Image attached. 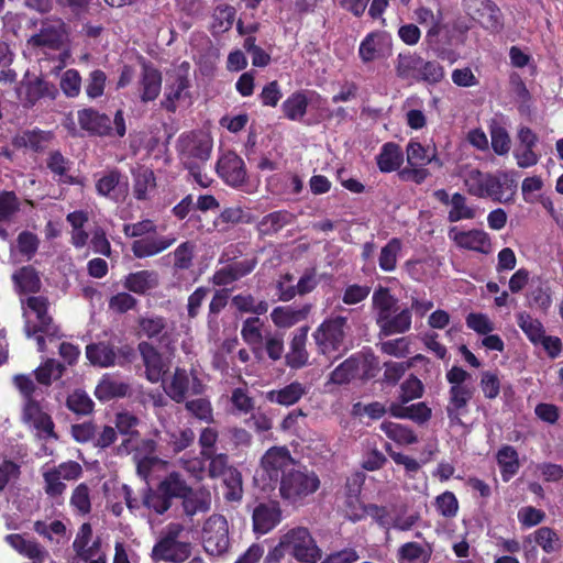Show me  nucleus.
<instances>
[{
    "instance_id": "obj_1",
    "label": "nucleus",
    "mask_w": 563,
    "mask_h": 563,
    "mask_svg": "<svg viewBox=\"0 0 563 563\" xmlns=\"http://www.w3.org/2000/svg\"><path fill=\"white\" fill-rule=\"evenodd\" d=\"M445 378L450 384L445 406L449 423L451 427L463 426L462 417L468 415L470 402L476 391L472 375L463 367L454 365L446 372Z\"/></svg>"
},
{
    "instance_id": "obj_2",
    "label": "nucleus",
    "mask_w": 563,
    "mask_h": 563,
    "mask_svg": "<svg viewBox=\"0 0 563 563\" xmlns=\"http://www.w3.org/2000/svg\"><path fill=\"white\" fill-rule=\"evenodd\" d=\"M319 486L320 479L316 473L296 463L282 476L279 493L283 499L295 504L317 492Z\"/></svg>"
},
{
    "instance_id": "obj_3",
    "label": "nucleus",
    "mask_w": 563,
    "mask_h": 563,
    "mask_svg": "<svg viewBox=\"0 0 563 563\" xmlns=\"http://www.w3.org/2000/svg\"><path fill=\"white\" fill-rule=\"evenodd\" d=\"M86 357L93 366L102 368L125 367L134 362L136 351L130 343L114 346L110 342L101 341L86 346Z\"/></svg>"
},
{
    "instance_id": "obj_4",
    "label": "nucleus",
    "mask_w": 563,
    "mask_h": 563,
    "mask_svg": "<svg viewBox=\"0 0 563 563\" xmlns=\"http://www.w3.org/2000/svg\"><path fill=\"white\" fill-rule=\"evenodd\" d=\"M347 318L335 316L325 319L313 332V339L318 350L323 355H331L334 352L345 351L344 341L346 336Z\"/></svg>"
},
{
    "instance_id": "obj_5",
    "label": "nucleus",
    "mask_w": 563,
    "mask_h": 563,
    "mask_svg": "<svg viewBox=\"0 0 563 563\" xmlns=\"http://www.w3.org/2000/svg\"><path fill=\"white\" fill-rule=\"evenodd\" d=\"M181 526L169 527L168 531L154 544L151 558L154 562L183 563L191 555L192 545L187 541H179Z\"/></svg>"
},
{
    "instance_id": "obj_6",
    "label": "nucleus",
    "mask_w": 563,
    "mask_h": 563,
    "mask_svg": "<svg viewBox=\"0 0 563 563\" xmlns=\"http://www.w3.org/2000/svg\"><path fill=\"white\" fill-rule=\"evenodd\" d=\"M212 137L202 131L181 134L177 140V152L184 166L188 163L206 164L212 153Z\"/></svg>"
},
{
    "instance_id": "obj_7",
    "label": "nucleus",
    "mask_w": 563,
    "mask_h": 563,
    "mask_svg": "<svg viewBox=\"0 0 563 563\" xmlns=\"http://www.w3.org/2000/svg\"><path fill=\"white\" fill-rule=\"evenodd\" d=\"M178 492V472H172L155 488L146 485L142 493V505L156 515H164Z\"/></svg>"
},
{
    "instance_id": "obj_8",
    "label": "nucleus",
    "mask_w": 563,
    "mask_h": 563,
    "mask_svg": "<svg viewBox=\"0 0 563 563\" xmlns=\"http://www.w3.org/2000/svg\"><path fill=\"white\" fill-rule=\"evenodd\" d=\"M283 538L287 545L288 555L298 562L317 563L321 560L322 551L307 528H292L283 534Z\"/></svg>"
},
{
    "instance_id": "obj_9",
    "label": "nucleus",
    "mask_w": 563,
    "mask_h": 563,
    "mask_svg": "<svg viewBox=\"0 0 563 563\" xmlns=\"http://www.w3.org/2000/svg\"><path fill=\"white\" fill-rule=\"evenodd\" d=\"M202 545L212 556L222 555L229 550V526L224 516L212 515L206 520L202 528Z\"/></svg>"
},
{
    "instance_id": "obj_10",
    "label": "nucleus",
    "mask_w": 563,
    "mask_h": 563,
    "mask_svg": "<svg viewBox=\"0 0 563 563\" xmlns=\"http://www.w3.org/2000/svg\"><path fill=\"white\" fill-rule=\"evenodd\" d=\"M67 35L66 23L60 18H45L37 33L30 36L27 46L33 49L59 51Z\"/></svg>"
},
{
    "instance_id": "obj_11",
    "label": "nucleus",
    "mask_w": 563,
    "mask_h": 563,
    "mask_svg": "<svg viewBox=\"0 0 563 563\" xmlns=\"http://www.w3.org/2000/svg\"><path fill=\"white\" fill-rule=\"evenodd\" d=\"M464 184L471 196L477 198L489 197L494 201H503L504 184L499 177L493 174L472 169L467 173Z\"/></svg>"
},
{
    "instance_id": "obj_12",
    "label": "nucleus",
    "mask_w": 563,
    "mask_h": 563,
    "mask_svg": "<svg viewBox=\"0 0 563 563\" xmlns=\"http://www.w3.org/2000/svg\"><path fill=\"white\" fill-rule=\"evenodd\" d=\"M216 172L227 185L234 188L243 186L247 179L245 163L233 151H228L218 158Z\"/></svg>"
},
{
    "instance_id": "obj_13",
    "label": "nucleus",
    "mask_w": 563,
    "mask_h": 563,
    "mask_svg": "<svg viewBox=\"0 0 563 563\" xmlns=\"http://www.w3.org/2000/svg\"><path fill=\"white\" fill-rule=\"evenodd\" d=\"M283 519V511L277 500H265L255 505L252 511V528L257 536L274 530Z\"/></svg>"
},
{
    "instance_id": "obj_14",
    "label": "nucleus",
    "mask_w": 563,
    "mask_h": 563,
    "mask_svg": "<svg viewBox=\"0 0 563 563\" xmlns=\"http://www.w3.org/2000/svg\"><path fill=\"white\" fill-rule=\"evenodd\" d=\"M27 307L36 314L37 323L25 327V333L29 338L37 333H44L47 336H57L58 328L53 323V318L48 314V300L43 296H31L26 299Z\"/></svg>"
},
{
    "instance_id": "obj_15",
    "label": "nucleus",
    "mask_w": 563,
    "mask_h": 563,
    "mask_svg": "<svg viewBox=\"0 0 563 563\" xmlns=\"http://www.w3.org/2000/svg\"><path fill=\"white\" fill-rule=\"evenodd\" d=\"M296 463L285 446L271 448L261 460L262 467L271 481L282 478L290 467L296 466Z\"/></svg>"
},
{
    "instance_id": "obj_16",
    "label": "nucleus",
    "mask_w": 563,
    "mask_h": 563,
    "mask_svg": "<svg viewBox=\"0 0 563 563\" xmlns=\"http://www.w3.org/2000/svg\"><path fill=\"white\" fill-rule=\"evenodd\" d=\"M468 14L486 30L498 32L503 29V14L493 0H471Z\"/></svg>"
},
{
    "instance_id": "obj_17",
    "label": "nucleus",
    "mask_w": 563,
    "mask_h": 563,
    "mask_svg": "<svg viewBox=\"0 0 563 563\" xmlns=\"http://www.w3.org/2000/svg\"><path fill=\"white\" fill-rule=\"evenodd\" d=\"M21 419L23 423L32 426L40 432L45 433L49 438H57L54 431L55 424L52 417L45 412L36 399H30L23 402Z\"/></svg>"
},
{
    "instance_id": "obj_18",
    "label": "nucleus",
    "mask_w": 563,
    "mask_h": 563,
    "mask_svg": "<svg viewBox=\"0 0 563 563\" xmlns=\"http://www.w3.org/2000/svg\"><path fill=\"white\" fill-rule=\"evenodd\" d=\"M309 327L303 325L297 329L291 336L289 351L285 354V365L290 369H300L309 364L307 351Z\"/></svg>"
},
{
    "instance_id": "obj_19",
    "label": "nucleus",
    "mask_w": 563,
    "mask_h": 563,
    "mask_svg": "<svg viewBox=\"0 0 563 563\" xmlns=\"http://www.w3.org/2000/svg\"><path fill=\"white\" fill-rule=\"evenodd\" d=\"M140 77V99L146 103L154 101L162 89V73L151 62L142 58Z\"/></svg>"
},
{
    "instance_id": "obj_20",
    "label": "nucleus",
    "mask_w": 563,
    "mask_h": 563,
    "mask_svg": "<svg viewBox=\"0 0 563 563\" xmlns=\"http://www.w3.org/2000/svg\"><path fill=\"white\" fill-rule=\"evenodd\" d=\"M77 119L80 128L91 135L108 136L112 133L111 119L93 108L78 110Z\"/></svg>"
},
{
    "instance_id": "obj_21",
    "label": "nucleus",
    "mask_w": 563,
    "mask_h": 563,
    "mask_svg": "<svg viewBox=\"0 0 563 563\" xmlns=\"http://www.w3.org/2000/svg\"><path fill=\"white\" fill-rule=\"evenodd\" d=\"M137 351L143 361L147 380L153 384L158 383L165 374V364L162 354L148 341H141L137 344Z\"/></svg>"
},
{
    "instance_id": "obj_22",
    "label": "nucleus",
    "mask_w": 563,
    "mask_h": 563,
    "mask_svg": "<svg viewBox=\"0 0 563 563\" xmlns=\"http://www.w3.org/2000/svg\"><path fill=\"white\" fill-rule=\"evenodd\" d=\"M388 313L380 319H376L379 328V336H390L394 334H404L408 332L412 323V313L409 308H405L399 312Z\"/></svg>"
},
{
    "instance_id": "obj_23",
    "label": "nucleus",
    "mask_w": 563,
    "mask_h": 563,
    "mask_svg": "<svg viewBox=\"0 0 563 563\" xmlns=\"http://www.w3.org/2000/svg\"><path fill=\"white\" fill-rule=\"evenodd\" d=\"M178 487L179 492L177 493L176 498H180L183 500L184 512L187 516L192 517L198 512H205L209 509V503L205 495L199 490L192 489L179 473Z\"/></svg>"
},
{
    "instance_id": "obj_24",
    "label": "nucleus",
    "mask_w": 563,
    "mask_h": 563,
    "mask_svg": "<svg viewBox=\"0 0 563 563\" xmlns=\"http://www.w3.org/2000/svg\"><path fill=\"white\" fill-rule=\"evenodd\" d=\"M453 241L457 246L465 250L482 254H489L492 252L490 236L483 230L473 229L455 232Z\"/></svg>"
},
{
    "instance_id": "obj_25",
    "label": "nucleus",
    "mask_w": 563,
    "mask_h": 563,
    "mask_svg": "<svg viewBox=\"0 0 563 563\" xmlns=\"http://www.w3.org/2000/svg\"><path fill=\"white\" fill-rule=\"evenodd\" d=\"M388 413L397 419H409L418 424H424L432 417V409L424 401L406 406L401 402H390Z\"/></svg>"
},
{
    "instance_id": "obj_26",
    "label": "nucleus",
    "mask_w": 563,
    "mask_h": 563,
    "mask_svg": "<svg viewBox=\"0 0 563 563\" xmlns=\"http://www.w3.org/2000/svg\"><path fill=\"white\" fill-rule=\"evenodd\" d=\"M158 274L155 271L143 269L129 273L122 280V286L130 292L144 296L158 286Z\"/></svg>"
},
{
    "instance_id": "obj_27",
    "label": "nucleus",
    "mask_w": 563,
    "mask_h": 563,
    "mask_svg": "<svg viewBox=\"0 0 563 563\" xmlns=\"http://www.w3.org/2000/svg\"><path fill=\"white\" fill-rule=\"evenodd\" d=\"M175 242L174 236H146L133 241L131 250L136 258H145L164 252Z\"/></svg>"
},
{
    "instance_id": "obj_28",
    "label": "nucleus",
    "mask_w": 563,
    "mask_h": 563,
    "mask_svg": "<svg viewBox=\"0 0 563 563\" xmlns=\"http://www.w3.org/2000/svg\"><path fill=\"white\" fill-rule=\"evenodd\" d=\"M311 305L306 303L300 308L291 306H279L272 310L271 319L277 328L287 329L308 318Z\"/></svg>"
},
{
    "instance_id": "obj_29",
    "label": "nucleus",
    "mask_w": 563,
    "mask_h": 563,
    "mask_svg": "<svg viewBox=\"0 0 563 563\" xmlns=\"http://www.w3.org/2000/svg\"><path fill=\"white\" fill-rule=\"evenodd\" d=\"M53 139L51 131L40 129L25 130L12 139L15 148H30L35 153H42Z\"/></svg>"
},
{
    "instance_id": "obj_30",
    "label": "nucleus",
    "mask_w": 563,
    "mask_h": 563,
    "mask_svg": "<svg viewBox=\"0 0 563 563\" xmlns=\"http://www.w3.org/2000/svg\"><path fill=\"white\" fill-rule=\"evenodd\" d=\"M11 279L19 295L36 294L42 287L40 273L32 265L22 266L16 269L12 274Z\"/></svg>"
},
{
    "instance_id": "obj_31",
    "label": "nucleus",
    "mask_w": 563,
    "mask_h": 563,
    "mask_svg": "<svg viewBox=\"0 0 563 563\" xmlns=\"http://www.w3.org/2000/svg\"><path fill=\"white\" fill-rule=\"evenodd\" d=\"M263 322L258 317H250L242 323L241 336L243 341L250 346L255 358L263 360L262 342L264 335L262 333Z\"/></svg>"
},
{
    "instance_id": "obj_32",
    "label": "nucleus",
    "mask_w": 563,
    "mask_h": 563,
    "mask_svg": "<svg viewBox=\"0 0 563 563\" xmlns=\"http://www.w3.org/2000/svg\"><path fill=\"white\" fill-rule=\"evenodd\" d=\"M140 334L147 340H153L163 343L168 339V324L167 319L163 316H145L140 317L137 320Z\"/></svg>"
},
{
    "instance_id": "obj_33",
    "label": "nucleus",
    "mask_w": 563,
    "mask_h": 563,
    "mask_svg": "<svg viewBox=\"0 0 563 563\" xmlns=\"http://www.w3.org/2000/svg\"><path fill=\"white\" fill-rule=\"evenodd\" d=\"M422 56L417 53L398 54L395 63L396 76L409 82H418Z\"/></svg>"
},
{
    "instance_id": "obj_34",
    "label": "nucleus",
    "mask_w": 563,
    "mask_h": 563,
    "mask_svg": "<svg viewBox=\"0 0 563 563\" xmlns=\"http://www.w3.org/2000/svg\"><path fill=\"white\" fill-rule=\"evenodd\" d=\"M404 163V153L401 147L394 142H387L376 156V164L382 173L398 172Z\"/></svg>"
},
{
    "instance_id": "obj_35",
    "label": "nucleus",
    "mask_w": 563,
    "mask_h": 563,
    "mask_svg": "<svg viewBox=\"0 0 563 563\" xmlns=\"http://www.w3.org/2000/svg\"><path fill=\"white\" fill-rule=\"evenodd\" d=\"M7 543L20 554L31 559L34 563H42L47 552L34 540H27L22 534L5 536Z\"/></svg>"
},
{
    "instance_id": "obj_36",
    "label": "nucleus",
    "mask_w": 563,
    "mask_h": 563,
    "mask_svg": "<svg viewBox=\"0 0 563 563\" xmlns=\"http://www.w3.org/2000/svg\"><path fill=\"white\" fill-rule=\"evenodd\" d=\"M307 389L300 382H292L283 388L269 390L266 394L268 401L289 407L297 404L305 395Z\"/></svg>"
},
{
    "instance_id": "obj_37",
    "label": "nucleus",
    "mask_w": 563,
    "mask_h": 563,
    "mask_svg": "<svg viewBox=\"0 0 563 563\" xmlns=\"http://www.w3.org/2000/svg\"><path fill=\"white\" fill-rule=\"evenodd\" d=\"M496 461L500 470L501 479L509 482L519 471L520 461L517 450L509 445H503L496 454Z\"/></svg>"
},
{
    "instance_id": "obj_38",
    "label": "nucleus",
    "mask_w": 563,
    "mask_h": 563,
    "mask_svg": "<svg viewBox=\"0 0 563 563\" xmlns=\"http://www.w3.org/2000/svg\"><path fill=\"white\" fill-rule=\"evenodd\" d=\"M190 376L185 368L176 367L170 382L165 385L166 395L175 402H185L189 391Z\"/></svg>"
},
{
    "instance_id": "obj_39",
    "label": "nucleus",
    "mask_w": 563,
    "mask_h": 563,
    "mask_svg": "<svg viewBox=\"0 0 563 563\" xmlns=\"http://www.w3.org/2000/svg\"><path fill=\"white\" fill-rule=\"evenodd\" d=\"M190 87V81L186 75L178 74L174 82L166 87L165 98L162 101V107L170 112L175 113L177 110L176 102L188 96V88Z\"/></svg>"
},
{
    "instance_id": "obj_40",
    "label": "nucleus",
    "mask_w": 563,
    "mask_h": 563,
    "mask_svg": "<svg viewBox=\"0 0 563 563\" xmlns=\"http://www.w3.org/2000/svg\"><path fill=\"white\" fill-rule=\"evenodd\" d=\"M129 389V384L104 375L96 386L95 396L97 399L104 402L115 398L125 397Z\"/></svg>"
},
{
    "instance_id": "obj_41",
    "label": "nucleus",
    "mask_w": 563,
    "mask_h": 563,
    "mask_svg": "<svg viewBox=\"0 0 563 563\" xmlns=\"http://www.w3.org/2000/svg\"><path fill=\"white\" fill-rule=\"evenodd\" d=\"M294 221V213L287 210L273 211L258 222V231L262 235H274Z\"/></svg>"
},
{
    "instance_id": "obj_42",
    "label": "nucleus",
    "mask_w": 563,
    "mask_h": 563,
    "mask_svg": "<svg viewBox=\"0 0 563 563\" xmlns=\"http://www.w3.org/2000/svg\"><path fill=\"white\" fill-rule=\"evenodd\" d=\"M309 100L305 91H295L282 103V111L286 119L300 121L307 113Z\"/></svg>"
},
{
    "instance_id": "obj_43",
    "label": "nucleus",
    "mask_w": 563,
    "mask_h": 563,
    "mask_svg": "<svg viewBox=\"0 0 563 563\" xmlns=\"http://www.w3.org/2000/svg\"><path fill=\"white\" fill-rule=\"evenodd\" d=\"M46 166L55 176H58V181L67 185L79 184L78 179L68 175L71 162L66 158L59 151H53L48 154Z\"/></svg>"
},
{
    "instance_id": "obj_44",
    "label": "nucleus",
    "mask_w": 563,
    "mask_h": 563,
    "mask_svg": "<svg viewBox=\"0 0 563 563\" xmlns=\"http://www.w3.org/2000/svg\"><path fill=\"white\" fill-rule=\"evenodd\" d=\"M65 371L66 367L64 364L54 358H47L34 371V376L40 385L49 387L53 380L63 377Z\"/></svg>"
},
{
    "instance_id": "obj_45",
    "label": "nucleus",
    "mask_w": 563,
    "mask_h": 563,
    "mask_svg": "<svg viewBox=\"0 0 563 563\" xmlns=\"http://www.w3.org/2000/svg\"><path fill=\"white\" fill-rule=\"evenodd\" d=\"M431 551L418 542L404 543L397 551L398 563H429Z\"/></svg>"
},
{
    "instance_id": "obj_46",
    "label": "nucleus",
    "mask_w": 563,
    "mask_h": 563,
    "mask_svg": "<svg viewBox=\"0 0 563 563\" xmlns=\"http://www.w3.org/2000/svg\"><path fill=\"white\" fill-rule=\"evenodd\" d=\"M384 35L380 32L368 33L361 42L358 56L363 63H371L380 57Z\"/></svg>"
},
{
    "instance_id": "obj_47",
    "label": "nucleus",
    "mask_w": 563,
    "mask_h": 563,
    "mask_svg": "<svg viewBox=\"0 0 563 563\" xmlns=\"http://www.w3.org/2000/svg\"><path fill=\"white\" fill-rule=\"evenodd\" d=\"M401 249V240L398 238H391L380 250L378 256L379 268L384 272H394L397 267V261Z\"/></svg>"
},
{
    "instance_id": "obj_48",
    "label": "nucleus",
    "mask_w": 563,
    "mask_h": 563,
    "mask_svg": "<svg viewBox=\"0 0 563 563\" xmlns=\"http://www.w3.org/2000/svg\"><path fill=\"white\" fill-rule=\"evenodd\" d=\"M236 10L230 4H218L212 14L211 31L213 34L229 31L235 21Z\"/></svg>"
},
{
    "instance_id": "obj_49",
    "label": "nucleus",
    "mask_w": 563,
    "mask_h": 563,
    "mask_svg": "<svg viewBox=\"0 0 563 563\" xmlns=\"http://www.w3.org/2000/svg\"><path fill=\"white\" fill-rule=\"evenodd\" d=\"M133 195L135 199H148V191L155 189L156 187V177L154 172L150 168H140L136 173L133 174Z\"/></svg>"
},
{
    "instance_id": "obj_50",
    "label": "nucleus",
    "mask_w": 563,
    "mask_h": 563,
    "mask_svg": "<svg viewBox=\"0 0 563 563\" xmlns=\"http://www.w3.org/2000/svg\"><path fill=\"white\" fill-rule=\"evenodd\" d=\"M380 430L393 441L399 443V444H415L418 442V437L413 432L412 429L409 427L390 422V421H384L380 424Z\"/></svg>"
},
{
    "instance_id": "obj_51",
    "label": "nucleus",
    "mask_w": 563,
    "mask_h": 563,
    "mask_svg": "<svg viewBox=\"0 0 563 563\" xmlns=\"http://www.w3.org/2000/svg\"><path fill=\"white\" fill-rule=\"evenodd\" d=\"M517 324L534 345H538L539 341L542 340L545 334L544 327L541 321L532 318L528 312L523 311L517 314Z\"/></svg>"
},
{
    "instance_id": "obj_52",
    "label": "nucleus",
    "mask_w": 563,
    "mask_h": 563,
    "mask_svg": "<svg viewBox=\"0 0 563 563\" xmlns=\"http://www.w3.org/2000/svg\"><path fill=\"white\" fill-rule=\"evenodd\" d=\"M360 358L352 355L338 365L330 374V382L336 385L350 383L358 373Z\"/></svg>"
},
{
    "instance_id": "obj_53",
    "label": "nucleus",
    "mask_w": 563,
    "mask_h": 563,
    "mask_svg": "<svg viewBox=\"0 0 563 563\" xmlns=\"http://www.w3.org/2000/svg\"><path fill=\"white\" fill-rule=\"evenodd\" d=\"M372 300L377 311L376 319H380L383 316L394 313L398 310L397 298H395L386 287L380 286L377 288L373 294Z\"/></svg>"
},
{
    "instance_id": "obj_54",
    "label": "nucleus",
    "mask_w": 563,
    "mask_h": 563,
    "mask_svg": "<svg viewBox=\"0 0 563 563\" xmlns=\"http://www.w3.org/2000/svg\"><path fill=\"white\" fill-rule=\"evenodd\" d=\"M66 407L77 416H88L93 412L95 402L85 390L76 389L67 396Z\"/></svg>"
},
{
    "instance_id": "obj_55",
    "label": "nucleus",
    "mask_w": 563,
    "mask_h": 563,
    "mask_svg": "<svg viewBox=\"0 0 563 563\" xmlns=\"http://www.w3.org/2000/svg\"><path fill=\"white\" fill-rule=\"evenodd\" d=\"M229 289H217L208 306L207 324L209 329H217L219 325L218 317L224 310L229 302Z\"/></svg>"
},
{
    "instance_id": "obj_56",
    "label": "nucleus",
    "mask_w": 563,
    "mask_h": 563,
    "mask_svg": "<svg viewBox=\"0 0 563 563\" xmlns=\"http://www.w3.org/2000/svg\"><path fill=\"white\" fill-rule=\"evenodd\" d=\"M476 216L474 208L467 206L466 197L460 192H455L451 197V209L448 213L450 222H459L461 220H471Z\"/></svg>"
},
{
    "instance_id": "obj_57",
    "label": "nucleus",
    "mask_w": 563,
    "mask_h": 563,
    "mask_svg": "<svg viewBox=\"0 0 563 563\" xmlns=\"http://www.w3.org/2000/svg\"><path fill=\"white\" fill-rule=\"evenodd\" d=\"M534 542L547 553L551 554L562 548L559 533L550 527H541L533 532Z\"/></svg>"
},
{
    "instance_id": "obj_58",
    "label": "nucleus",
    "mask_w": 563,
    "mask_h": 563,
    "mask_svg": "<svg viewBox=\"0 0 563 563\" xmlns=\"http://www.w3.org/2000/svg\"><path fill=\"white\" fill-rule=\"evenodd\" d=\"M263 357L266 355L272 362L282 360L285 345L284 335L278 332H266L262 342Z\"/></svg>"
},
{
    "instance_id": "obj_59",
    "label": "nucleus",
    "mask_w": 563,
    "mask_h": 563,
    "mask_svg": "<svg viewBox=\"0 0 563 563\" xmlns=\"http://www.w3.org/2000/svg\"><path fill=\"white\" fill-rule=\"evenodd\" d=\"M444 77L445 69L439 62L422 58L418 82L435 86L440 84Z\"/></svg>"
},
{
    "instance_id": "obj_60",
    "label": "nucleus",
    "mask_w": 563,
    "mask_h": 563,
    "mask_svg": "<svg viewBox=\"0 0 563 563\" xmlns=\"http://www.w3.org/2000/svg\"><path fill=\"white\" fill-rule=\"evenodd\" d=\"M424 394L422 382L413 374H410L400 385V393L396 402L408 404L419 399Z\"/></svg>"
},
{
    "instance_id": "obj_61",
    "label": "nucleus",
    "mask_w": 563,
    "mask_h": 563,
    "mask_svg": "<svg viewBox=\"0 0 563 563\" xmlns=\"http://www.w3.org/2000/svg\"><path fill=\"white\" fill-rule=\"evenodd\" d=\"M185 409L196 419L211 423L213 422V408L209 399L196 398L185 402Z\"/></svg>"
},
{
    "instance_id": "obj_62",
    "label": "nucleus",
    "mask_w": 563,
    "mask_h": 563,
    "mask_svg": "<svg viewBox=\"0 0 563 563\" xmlns=\"http://www.w3.org/2000/svg\"><path fill=\"white\" fill-rule=\"evenodd\" d=\"M58 90L56 86L47 80L44 79H35L34 81L30 82L26 88V96L27 99L34 103L41 98L48 97L51 99H55L57 96Z\"/></svg>"
},
{
    "instance_id": "obj_63",
    "label": "nucleus",
    "mask_w": 563,
    "mask_h": 563,
    "mask_svg": "<svg viewBox=\"0 0 563 563\" xmlns=\"http://www.w3.org/2000/svg\"><path fill=\"white\" fill-rule=\"evenodd\" d=\"M69 503L82 516L91 511L90 489L86 483H80L75 487Z\"/></svg>"
},
{
    "instance_id": "obj_64",
    "label": "nucleus",
    "mask_w": 563,
    "mask_h": 563,
    "mask_svg": "<svg viewBox=\"0 0 563 563\" xmlns=\"http://www.w3.org/2000/svg\"><path fill=\"white\" fill-rule=\"evenodd\" d=\"M406 153L409 166H426L437 159L435 154L429 156L427 148L419 142L410 141Z\"/></svg>"
}]
</instances>
